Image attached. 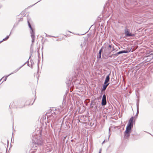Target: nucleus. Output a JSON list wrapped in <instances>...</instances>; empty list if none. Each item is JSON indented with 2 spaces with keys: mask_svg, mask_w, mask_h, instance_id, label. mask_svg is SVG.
<instances>
[{
  "mask_svg": "<svg viewBox=\"0 0 153 153\" xmlns=\"http://www.w3.org/2000/svg\"><path fill=\"white\" fill-rule=\"evenodd\" d=\"M59 112V110H57L56 109L55 110V112H54L52 110L51 111V117H55L56 115H57L58 114Z\"/></svg>",
  "mask_w": 153,
  "mask_h": 153,
  "instance_id": "8",
  "label": "nucleus"
},
{
  "mask_svg": "<svg viewBox=\"0 0 153 153\" xmlns=\"http://www.w3.org/2000/svg\"><path fill=\"white\" fill-rule=\"evenodd\" d=\"M111 75V73H110L108 74L107 75L105 78V80L104 82H108L110 80V76Z\"/></svg>",
  "mask_w": 153,
  "mask_h": 153,
  "instance_id": "12",
  "label": "nucleus"
},
{
  "mask_svg": "<svg viewBox=\"0 0 153 153\" xmlns=\"http://www.w3.org/2000/svg\"><path fill=\"white\" fill-rule=\"evenodd\" d=\"M11 33V31L9 35L7 36L5 38H4V39H3L2 40L0 41V43H1L4 41H6V40H7L8 39V38H9V36L10 35Z\"/></svg>",
  "mask_w": 153,
  "mask_h": 153,
  "instance_id": "15",
  "label": "nucleus"
},
{
  "mask_svg": "<svg viewBox=\"0 0 153 153\" xmlns=\"http://www.w3.org/2000/svg\"><path fill=\"white\" fill-rule=\"evenodd\" d=\"M124 34L126 37H133L135 36L134 34L130 32V30L127 27H126L124 29Z\"/></svg>",
  "mask_w": 153,
  "mask_h": 153,
  "instance_id": "6",
  "label": "nucleus"
},
{
  "mask_svg": "<svg viewBox=\"0 0 153 153\" xmlns=\"http://www.w3.org/2000/svg\"><path fill=\"white\" fill-rule=\"evenodd\" d=\"M134 118L133 117H132L129 120L128 124L130 125L133 126L134 123Z\"/></svg>",
  "mask_w": 153,
  "mask_h": 153,
  "instance_id": "10",
  "label": "nucleus"
},
{
  "mask_svg": "<svg viewBox=\"0 0 153 153\" xmlns=\"http://www.w3.org/2000/svg\"><path fill=\"white\" fill-rule=\"evenodd\" d=\"M92 104V103H91V105Z\"/></svg>",
  "mask_w": 153,
  "mask_h": 153,
  "instance_id": "48",
  "label": "nucleus"
},
{
  "mask_svg": "<svg viewBox=\"0 0 153 153\" xmlns=\"http://www.w3.org/2000/svg\"><path fill=\"white\" fill-rule=\"evenodd\" d=\"M81 46L82 47V44L81 45Z\"/></svg>",
  "mask_w": 153,
  "mask_h": 153,
  "instance_id": "47",
  "label": "nucleus"
},
{
  "mask_svg": "<svg viewBox=\"0 0 153 153\" xmlns=\"http://www.w3.org/2000/svg\"><path fill=\"white\" fill-rule=\"evenodd\" d=\"M104 51L102 54V57L105 56L106 57L109 55L111 52V50H110L107 47V46L103 47Z\"/></svg>",
  "mask_w": 153,
  "mask_h": 153,
  "instance_id": "5",
  "label": "nucleus"
},
{
  "mask_svg": "<svg viewBox=\"0 0 153 153\" xmlns=\"http://www.w3.org/2000/svg\"><path fill=\"white\" fill-rule=\"evenodd\" d=\"M109 83H110L109 82H104V84L103 85L105 86H106V87H107L109 85Z\"/></svg>",
  "mask_w": 153,
  "mask_h": 153,
  "instance_id": "20",
  "label": "nucleus"
},
{
  "mask_svg": "<svg viewBox=\"0 0 153 153\" xmlns=\"http://www.w3.org/2000/svg\"><path fill=\"white\" fill-rule=\"evenodd\" d=\"M139 112V110H137V113H136V115H135V116L134 117H136V118H137V116H138V114Z\"/></svg>",
  "mask_w": 153,
  "mask_h": 153,
  "instance_id": "21",
  "label": "nucleus"
},
{
  "mask_svg": "<svg viewBox=\"0 0 153 153\" xmlns=\"http://www.w3.org/2000/svg\"><path fill=\"white\" fill-rule=\"evenodd\" d=\"M33 61L32 60H30V62H31V66H29L30 67H32V66L33 65V64H32V62H33Z\"/></svg>",
  "mask_w": 153,
  "mask_h": 153,
  "instance_id": "28",
  "label": "nucleus"
},
{
  "mask_svg": "<svg viewBox=\"0 0 153 153\" xmlns=\"http://www.w3.org/2000/svg\"><path fill=\"white\" fill-rule=\"evenodd\" d=\"M17 71H18L17 70V69H16L15 71H13L12 73H11L9 75H11L12 74L15 73H16V72H17Z\"/></svg>",
  "mask_w": 153,
  "mask_h": 153,
  "instance_id": "24",
  "label": "nucleus"
},
{
  "mask_svg": "<svg viewBox=\"0 0 153 153\" xmlns=\"http://www.w3.org/2000/svg\"><path fill=\"white\" fill-rule=\"evenodd\" d=\"M110 134H109V137H108V140H109V138L110 137Z\"/></svg>",
  "mask_w": 153,
  "mask_h": 153,
  "instance_id": "38",
  "label": "nucleus"
},
{
  "mask_svg": "<svg viewBox=\"0 0 153 153\" xmlns=\"http://www.w3.org/2000/svg\"><path fill=\"white\" fill-rule=\"evenodd\" d=\"M102 99L106 100V96L105 94L103 95Z\"/></svg>",
  "mask_w": 153,
  "mask_h": 153,
  "instance_id": "25",
  "label": "nucleus"
},
{
  "mask_svg": "<svg viewBox=\"0 0 153 153\" xmlns=\"http://www.w3.org/2000/svg\"><path fill=\"white\" fill-rule=\"evenodd\" d=\"M78 83H79V82L77 83L76 84H78Z\"/></svg>",
  "mask_w": 153,
  "mask_h": 153,
  "instance_id": "50",
  "label": "nucleus"
},
{
  "mask_svg": "<svg viewBox=\"0 0 153 153\" xmlns=\"http://www.w3.org/2000/svg\"><path fill=\"white\" fill-rule=\"evenodd\" d=\"M69 31V32H70V33H71V32H70V31Z\"/></svg>",
  "mask_w": 153,
  "mask_h": 153,
  "instance_id": "46",
  "label": "nucleus"
},
{
  "mask_svg": "<svg viewBox=\"0 0 153 153\" xmlns=\"http://www.w3.org/2000/svg\"><path fill=\"white\" fill-rule=\"evenodd\" d=\"M137 110H139V100H137V102L136 103Z\"/></svg>",
  "mask_w": 153,
  "mask_h": 153,
  "instance_id": "17",
  "label": "nucleus"
},
{
  "mask_svg": "<svg viewBox=\"0 0 153 153\" xmlns=\"http://www.w3.org/2000/svg\"><path fill=\"white\" fill-rule=\"evenodd\" d=\"M54 123V122H53V121H52V123H51V126L52 127H52V126L53 125Z\"/></svg>",
  "mask_w": 153,
  "mask_h": 153,
  "instance_id": "27",
  "label": "nucleus"
},
{
  "mask_svg": "<svg viewBox=\"0 0 153 153\" xmlns=\"http://www.w3.org/2000/svg\"><path fill=\"white\" fill-rule=\"evenodd\" d=\"M107 47L110 50H111V48H112L111 45H109Z\"/></svg>",
  "mask_w": 153,
  "mask_h": 153,
  "instance_id": "23",
  "label": "nucleus"
},
{
  "mask_svg": "<svg viewBox=\"0 0 153 153\" xmlns=\"http://www.w3.org/2000/svg\"><path fill=\"white\" fill-rule=\"evenodd\" d=\"M18 25V24H16V25L15 24H14V26H13V28L16 27L17 25Z\"/></svg>",
  "mask_w": 153,
  "mask_h": 153,
  "instance_id": "35",
  "label": "nucleus"
},
{
  "mask_svg": "<svg viewBox=\"0 0 153 153\" xmlns=\"http://www.w3.org/2000/svg\"><path fill=\"white\" fill-rule=\"evenodd\" d=\"M114 54H112V55H110V56H109V57H110V58H112V56H114Z\"/></svg>",
  "mask_w": 153,
  "mask_h": 153,
  "instance_id": "30",
  "label": "nucleus"
},
{
  "mask_svg": "<svg viewBox=\"0 0 153 153\" xmlns=\"http://www.w3.org/2000/svg\"><path fill=\"white\" fill-rule=\"evenodd\" d=\"M113 5H114V7H115V5H115V4H113Z\"/></svg>",
  "mask_w": 153,
  "mask_h": 153,
  "instance_id": "42",
  "label": "nucleus"
},
{
  "mask_svg": "<svg viewBox=\"0 0 153 153\" xmlns=\"http://www.w3.org/2000/svg\"><path fill=\"white\" fill-rule=\"evenodd\" d=\"M64 99H63V103H64Z\"/></svg>",
  "mask_w": 153,
  "mask_h": 153,
  "instance_id": "43",
  "label": "nucleus"
},
{
  "mask_svg": "<svg viewBox=\"0 0 153 153\" xmlns=\"http://www.w3.org/2000/svg\"><path fill=\"white\" fill-rule=\"evenodd\" d=\"M103 49H104L103 47V46H102L101 47V48L99 51V52L102 53L103 52Z\"/></svg>",
  "mask_w": 153,
  "mask_h": 153,
  "instance_id": "19",
  "label": "nucleus"
},
{
  "mask_svg": "<svg viewBox=\"0 0 153 153\" xmlns=\"http://www.w3.org/2000/svg\"><path fill=\"white\" fill-rule=\"evenodd\" d=\"M4 78V77H3L1 79H0V82L1 81L2 79Z\"/></svg>",
  "mask_w": 153,
  "mask_h": 153,
  "instance_id": "37",
  "label": "nucleus"
},
{
  "mask_svg": "<svg viewBox=\"0 0 153 153\" xmlns=\"http://www.w3.org/2000/svg\"><path fill=\"white\" fill-rule=\"evenodd\" d=\"M82 73V71L80 69H77L76 71L72 74H71L68 78L67 79L66 83L68 88L72 87L73 85V82L76 83V81L78 80L77 76H80Z\"/></svg>",
  "mask_w": 153,
  "mask_h": 153,
  "instance_id": "1",
  "label": "nucleus"
},
{
  "mask_svg": "<svg viewBox=\"0 0 153 153\" xmlns=\"http://www.w3.org/2000/svg\"><path fill=\"white\" fill-rule=\"evenodd\" d=\"M147 61H151V62H153V57L152 56H150L148 57Z\"/></svg>",
  "mask_w": 153,
  "mask_h": 153,
  "instance_id": "14",
  "label": "nucleus"
},
{
  "mask_svg": "<svg viewBox=\"0 0 153 153\" xmlns=\"http://www.w3.org/2000/svg\"><path fill=\"white\" fill-rule=\"evenodd\" d=\"M133 127L132 125L127 124L126 131L124 132V138H128L130 136V134L132 131V128Z\"/></svg>",
  "mask_w": 153,
  "mask_h": 153,
  "instance_id": "3",
  "label": "nucleus"
},
{
  "mask_svg": "<svg viewBox=\"0 0 153 153\" xmlns=\"http://www.w3.org/2000/svg\"><path fill=\"white\" fill-rule=\"evenodd\" d=\"M131 50V49H129L128 50H123V51H120L114 54V56H117L118 55L121 54H122V53H128L129 52H130Z\"/></svg>",
  "mask_w": 153,
  "mask_h": 153,
  "instance_id": "7",
  "label": "nucleus"
},
{
  "mask_svg": "<svg viewBox=\"0 0 153 153\" xmlns=\"http://www.w3.org/2000/svg\"><path fill=\"white\" fill-rule=\"evenodd\" d=\"M101 53H98V55L97 56V58L98 59H99L101 58Z\"/></svg>",
  "mask_w": 153,
  "mask_h": 153,
  "instance_id": "16",
  "label": "nucleus"
},
{
  "mask_svg": "<svg viewBox=\"0 0 153 153\" xmlns=\"http://www.w3.org/2000/svg\"><path fill=\"white\" fill-rule=\"evenodd\" d=\"M22 66H21V67H20L17 68L16 69L17 70V71H18L21 68H22Z\"/></svg>",
  "mask_w": 153,
  "mask_h": 153,
  "instance_id": "29",
  "label": "nucleus"
},
{
  "mask_svg": "<svg viewBox=\"0 0 153 153\" xmlns=\"http://www.w3.org/2000/svg\"><path fill=\"white\" fill-rule=\"evenodd\" d=\"M101 151H102V149H100L99 153H101Z\"/></svg>",
  "mask_w": 153,
  "mask_h": 153,
  "instance_id": "33",
  "label": "nucleus"
},
{
  "mask_svg": "<svg viewBox=\"0 0 153 153\" xmlns=\"http://www.w3.org/2000/svg\"><path fill=\"white\" fill-rule=\"evenodd\" d=\"M105 142V140H104V141L102 142V144H103Z\"/></svg>",
  "mask_w": 153,
  "mask_h": 153,
  "instance_id": "36",
  "label": "nucleus"
},
{
  "mask_svg": "<svg viewBox=\"0 0 153 153\" xmlns=\"http://www.w3.org/2000/svg\"><path fill=\"white\" fill-rule=\"evenodd\" d=\"M109 5H111V4H109L108 3H107L106 4L105 6H104V10H106L108 11H112V9L111 8H110L109 7H108Z\"/></svg>",
  "mask_w": 153,
  "mask_h": 153,
  "instance_id": "9",
  "label": "nucleus"
},
{
  "mask_svg": "<svg viewBox=\"0 0 153 153\" xmlns=\"http://www.w3.org/2000/svg\"><path fill=\"white\" fill-rule=\"evenodd\" d=\"M27 23L29 27L30 28V33L31 34V37L32 38V44L31 45V46L33 45V43L34 42V41L35 39V32L34 30L32 28L31 25L29 22V21H27Z\"/></svg>",
  "mask_w": 153,
  "mask_h": 153,
  "instance_id": "4",
  "label": "nucleus"
},
{
  "mask_svg": "<svg viewBox=\"0 0 153 153\" xmlns=\"http://www.w3.org/2000/svg\"><path fill=\"white\" fill-rule=\"evenodd\" d=\"M37 79H38V77H37Z\"/></svg>",
  "mask_w": 153,
  "mask_h": 153,
  "instance_id": "49",
  "label": "nucleus"
},
{
  "mask_svg": "<svg viewBox=\"0 0 153 153\" xmlns=\"http://www.w3.org/2000/svg\"><path fill=\"white\" fill-rule=\"evenodd\" d=\"M32 45L31 46V48H30V55L29 57V59L23 65H22V67L25 64H26V63H28V62H29V60L32 54V53L33 51V49H32Z\"/></svg>",
  "mask_w": 153,
  "mask_h": 153,
  "instance_id": "11",
  "label": "nucleus"
},
{
  "mask_svg": "<svg viewBox=\"0 0 153 153\" xmlns=\"http://www.w3.org/2000/svg\"><path fill=\"white\" fill-rule=\"evenodd\" d=\"M66 136L65 137H64V138H63V141H65V138H66Z\"/></svg>",
  "mask_w": 153,
  "mask_h": 153,
  "instance_id": "34",
  "label": "nucleus"
},
{
  "mask_svg": "<svg viewBox=\"0 0 153 153\" xmlns=\"http://www.w3.org/2000/svg\"><path fill=\"white\" fill-rule=\"evenodd\" d=\"M30 104V103H29V104H28V105H29Z\"/></svg>",
  "mask_w": 153,
  "mask_h": 153,
  "instance_id": "45",
  "label": "nucleus"
},
{
  "mask_svg": "<svg viewBox=\"0 0 153 153\" xmlns=\"http://www.w3.org/2000/svg\"><path fill=\"white\" fill-rule=\"evenodd\" d=\"M34 101H35V100H34V101H33V103L31 104V105H32L33 103V102H34Z\"/></svg>",
  "mask_w": 153,
  "mask_h": 153,
  "instance_id": "39",
  "label": "nucleus"
},
{
  "mask_svg": "<svg viewBox=\"0 0 153 153\" xmlns=\"http://www.w3.org/2000/svg\"><path fill=\"white\" fill-rule=\"evenodd\" d=\"M109 133H110V128L109 129Z\"/></svg>",
  "mask_w": 153,
  "mask_h": 153,
  "instance_id": "44",
  "label": "nucleus"
},
{
  "mask_svg": "<svg viewBox=\"0 0 153 153\" xmlns=\"http://www.w3.org/2000/svg\"><path fill=\"white\" fill-rule=\"evenodd\" d=\"M32 143L33 146L37 147L39 145L42 144V141L39 135L33 134L32 135Z\"/></svg>",
  "mask_w": 153,
  "mask_h": 153,
  "instance_id": "2",
  "label": "nucleus"
},
{
  "mask_svg": "<svg viewBox=\"0 0 153 153\" xmlns=\"http://www.w3.org/2000/svg\"><path fill=\"white\" fill-rule=\"evenodd\" d=\"M107 87H106V86H105L103 85H102L103 88L102 89L101 91H105V89H106Z\"/></svg>",
  "mask_w": 153,
  "mask_h": 153,
  "instance_id": "18",
  "label": "nucleus"
},
{
  "mask_svg": "<svg viewBox=\"0 0 153 153\" xmlns=\"http://www.w3.org/2000/svg\"><path fill=\"white\" fill-rule=\"evenodd\" d=\"M95 108H96L97 109V105L96 106V107H95Z\"/></svg>",
  "mask_w": 153,
  "mask_h": 153,
  "instance_id": "40",
  "label": "nucleus"
},
{
  "mask_svg": "<svg viewBox=\"0 0 153 153\" xmlns=\"http://www.w3.org/2000/svg\"><path fill=\"white\" fill-rule=\"evenodd\" d=\"M10 75H8L7 76H6L5 77V78L4 79V80L3 81V82H2V83L4 81H6V80H7V77L9 76Z\"/></svg>",
  "mask_w": 153,
  "mask_h": 153,
  "instance_id": "22",
  "label": "nucleus"
},
{
  "mask_svg": "<svg viewBox=\"0 0 153 153\" xmlns=\"http://www.w3.org/2000/svg\"><path fill=\"white\" fill-rule=\"evenodd\" d=\"M46 35V36H47L48 37H55L54 36H51V35H47L45 33Z\"/></svg>",
  "mask_w": 153,
  "mask_h": 153,
  "instance_id": "26",
  "label": "nucleus"
},
{
  "mask_svg": "<svg viewBox=\"0 0 153 153\" xmlns=\"http://www.w3.org/2000/svg\"><path fill=\"white\" fill-rule=\"evenodd\" d=\"M107 104L106 100L102 99L101 104L102 106H105Z\"/></svg>",
  "mask_w": 153,
  "mask_h": 153,
  "instance_id": "13",
  "label": "nucleus"
},
{
  "mask_svg": "<svg viewBox=\"0 0 153 153\" xmlns=\"http://www.w3.org/2000/svg\"><path fill=\"white\" fill-rule=\"evenodd\" d=\"M27 65H28V66H29V62H28V63H27Z\"/></svg>",
  "mask_w": 153,
  "mask_h": 153,
  "instance_id": "41",
  "label": "nucleus"
},
{
  "mask_svg": "<svg viewBox=\"0 0 153 153\" xmlns=\"http://www.w3.org/2000/svg\"><path fill=\"white\" fill-rule=\"evenodd\" d=\"M42 0H40L39 1H38V2H37L36 3H35V4H34L32 6L34 5H35V4H36V3H37L40 2V1H41Z\"/></svg>",
  "mask_w": 153,
  "mask_h": 153,
  "instance_id": "31",
  "label": "nucleus"
},
{
  "mask_svg": "<svg viewBox=\"0 0 153 153\" xmlns=\"http://www.w3.org/2000/svg\"><path fill=\"white\" fill-rule=\"evenodd\" d=\"M112 48V50H111V52L115 50V49L114 48V46H113Z\"/></svg>",
  "mask_w": 153,
  "mask_h": 153,
  "instance_id": "32",
  "label": "nucleus"
}]
</instances>
